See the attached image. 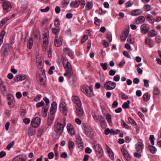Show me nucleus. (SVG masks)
Wrapping results in <instances>:
<instances>
[{
  "label": "nucleus",
  "instance_id": "1",
  "mask_svg": "<svg viewBox=\"0 0 161 161\" xmlns=\"http://www.w3.org/2000/svg\"><path fill=\"white\" fill-rule=\"evenodd\" d=\"M66 125L65 120H64L62 123L59 122H56L55 123L54 130L58 134L62 133L64 128Z\"/></svg>",
  "mask_w": 161,
  "mask_h": 161
},
{
  "label": "nucleus",
  "instance_id": "2",
  "mask_svg": "<svg viewBox=\"0 0 161 161\" xmlns=\"http://www.w3.org/2000/svg\"><path fill=\"white\" fill-rule=\"evenodd\" d=\"M45 70L44 69H40V73H39V71L37 72L36 74V78L37 80H39V83L42 86H45V84L44 81L43 77L45 75Z\"/></svg>",
  "mask_w": 161,
  "mask_h": 161
},
{
  "label": "nucleus",
  "instance_id": "3",
  "mask_svg": "<svg viewBox=\"0 0 161 161\" xmlns=\"http://www.w3.org/2000/svg\"><path fill=\"white\" fill-rule=\"evenodd\" d=\"M92 89L91 87L83 86L81 87V91L88 97H91L93 95Z\"/></svg>",
  "mask_w": 161,
  "mask_h": 161
},
{
  "label": "nucleus",
  "instance_id": "4",
  "mask_svg": "<svg viewBox=\"0 0 161 161\" xmlns=\"http://www.w3.org/2000/svg\"><path fill=\"white\" fill-rule=\"evenodd\" d=\"M62 64L66 71L70 72L73 71L71 64L67 59L65 58H63Z\"/></svg>",
  "mask_w": 161,
  "mask_h": 161
},
{
  "label": "nucleus",
  "instance_id": "5",
  "mask_svg": "<svg viewBox=\"0 0 161 161\" xmlns=\"http://www.w3.org/2000/svg\"><path fill=\"white\" fill-rule=\"evenodd\" d=\"M2 6L3 7V12L5 13H7L10 11L11 8V4L7 0L3 2Z\"/></svg>",
  "mask_w": 161,
  "mask_h": 161
},
{
  "label": "nucleus",
  "instance_id": "6",
  "mask_svg": "<svg viewBox=\"0 0 161 161\" xmlns=\"http://www.w3.org/2000/svg\"><path fill=\"white\" fill-rule=\"evenodd\" d=\"M61 113L64 116L67 114L68 110L66 104L65 103L61 102L59 105Z\"/></svg>",
  "mask_w": 161,
  "mask_h": 161
},
{
  "label": "nucleus",
  "instance_id": "7",
  "mask_svg": "<svg viewBox=\"0 0 161 161\" xmlns=\"http://www.w3.org/2000/svg\"><path fill=\"white\" fill-rule=\"evenodd\" d=\"M149 25L147 24L142 25L140 27L141 32L143 34H147L150 30Z\"/></svg>",
  "mask_w": 161,
  "mask_h": 161
},
{
  "label": "nucleus",
  "instance_id": "8",
  "mask_svg": "<svg viewBox=\"0 0 161 161\" xmlns=\"http://www.w3.org/2000/svg\"><path fill=\"white\" fill-rule=\"evenodd\" d=\"M41 123V119L38 117H36L32 119L31 121V125L34 128L39 126Z\"/></svg>",
  "mask_w": 161,
  "mask_h": 161
},
{
  "label": "nucleus",
  "instance_id": "9",
  "mask_svg": "<svg viewBox=\"0 0 161 161\" xmlns=\"http://www.w3.org/2000/svg\"><path fill=\"white\" fill-rule=\"evenodd\" d=\"M84 132L88 137H91L93 135V132L92 129L90 127H85Z\"/></svg>",
  "mask_w": 161,
  "mask_h": 161
},
{
  "label": "nucleus",
  "instance_id": "10",
  "mask_svg": "<svg viewBox=\"0 0 161 161\" xmlns=\"http://www.w3.org/2000/svg\"><path fill=\"white\" fill-rule=\"evenodd\" d=\"M75 108L76 115L79 117H82L84 114V112L81 106H75Z\"/></svg>",
  "mask_w": 161,
  "mask_h": 161
},
{
  "label": "nucleus",
  "instance_id": "11",
  "mask_svg": "<svg viewBox=\"0 0 161 161\" xmlns=\"http://www.w3.org/2000/svg\"><path fill=\"white\" fill-rule=\"evenodd\" d=\"M94 149L96 154L99 155L100 156H102L103 155V151L100 145H96Z\"/></svg>",
  "mask_w": 161,
  "mask_h": 161
},
{
  "label": "nucleus",
  "instance_id": "12",
  "mask_svg": "<svg viewBox=\"0 0 161 161\" xmlns=\"http://www.w3.org/2000/svg\"><path fill=\"white\" fill-rule=\"evenodd\" d=\"M135 148L137 152L141 153L143 149V144L140 142H138L135 145Z\"/></svg>",
  "mask_w": 161,
  "mask_h": 161
},
{
  "label": "nucleus",
  "instance_id": "13",
  "mask_svg": "<svg viewBox=\"0 0 161 161\" xmlns=\"http://www.w3.org/2000/svg\"><path fill=\"white\" fill-rule=\"evenodd\" d=\"M9 52V45L7 44L5 46L4 48L2 49L1 52L2 55L3 56H7L8 55Z\"/></svg>",
  "mask_w": 161,
  "mask_h": 161
},
{
  "label": "nucleus",
  "instance_id": "14",
  "mask_svg": "<svg viewBox=\"0 0 161 161\" xmlns=\"http://www.w3.org/2000/svg\"><path fill=\"white\" fill-rule=\"evenodd\" d=\"M54 44L57 47H59L62 45L61 39L60 37H59L58 36H55Z\"/></svg>",
  "mask_w": 161,
  "mask_h": 161
},
{
  "label": "nucleus",
  "instance_id": "15",
  "mask_svg": "<svg viewBox=\"0 0 161 161\" xmlns=\"http://www.w3.org/2000/svg\"><path fill=\"white\" fill-rule=\"evenodd\" d=\"M63 51L66 54H67L72 59L74 58L73 53L72 51L69 48L66 47L64 48Z\"/></svg>",
  "mask_w": 161,
  "mask_h": 161
},
{
  "label": "nucleus",
  "instance_id": "16",
  "mask_svg": "<svg viewBox=\"0 0 161 161\" xmlns=\"http://www.w3.org/2000/svg\"><path fill=\"white\" fill-rule=\"evenodd\" d=\"M73 101L74 103L76 105L75 106H82L81 103L80 98L77 96H75L73 97Z\"/></svg>",
  "mask_w": 161,
  "mask_h": 161
},
{
  "label": "nucleus",
  "instance_id": "17",
  "mask_svg": "<svg viewBox=\"0 0 161 161\" xmlns=\"http://www.w3.org/2000/svg\"><path fill=\"white\" fill-rule=\"evenodd\" d=\"M69 133L71 136L74 135L75 130L72 126L70 124H68L67 126Z\"/></svg>",
  "mask_w": 161,
  "mask_h": 161
},
{
  "label": "nucleus",
  "instance_id": "18",
  "mask_svg": "<svg viewBox=\"0 0 161 161\" xmlns=\"http://www.w3.org/2000/svg\"><path fill=\"white\" fill-rule=\"evenodd\" d=\"M145 21V18L143 16H140L138 17L136 19V24L143 23Z\"/></svg>",
  "mask_w": 161,
  "mask_h": 161
},
{
  "label": "nucleus",
  "instance_id": "19",
  "mask_svg": "<svg viewBox=\"0 0 161 161\" xmlns=\"http://www.w3.org/2000/svg\"><path fill=\"white\" fill-rule=\"evenodd\" d=\"M76 142L78 145L79 147L82 148L83 146V142L80 137H78L76 139Z\"/></svg>",
  "mask_w": 161,
  "mask_h": 161
},
{
  "label": "nucleus",
  "instance_id": "20",
  "mask_svg": "<svg viewBox=\"0 0 161 161\" xmlns=\"http://www.w3.org/2000/svg\"><path fill=\"white\" fill-rule=\"evenodd\" d=\"M142 13V10L141 9H138L132 11L131 15L132 16H137L141 14Z\"/></svg>",
  "mask_w": 161,
  "mask_h": 161
},
{
  "label": "nucleus",
  "instance_id": "21",
  "mask_svg": "<svg viewBox=\"0 0 161 161\" xmlns=\"http://www.w3.org/2000/svg\"><path fill=\"white\" fill-rule=\"evenodd\" d=\"M48 108L49 105L48 104H46L42 109V114L44 117L46 116L47 115Z\"/></svg>",
  "mask_w": 161,
  "mask_h": 161
},
{
  "label": "nucleus",
  "instance_id": "22",
  "mask_svg": "<svg viewBox=\"0 0 161 161\" xmlns=\"http://www.w3.org/2000/svg\"><path fill=\"white\" fill-rule=\"evenodd\" d=\"M158 34L157 32L154 29H152L148 32L147 36L148 37H153L156 36Z\"/></svg>",
  "mask_w": 161,
  "mask_h": 161
},
{
  "label": "nucleus",
  "instance_id": "23",
  "mask_svg": "<svg viewBox=\"0 0 161 161\" xmlns=\"http://www.w3.org/2000/svg\"><path fill=\"white\" fill-rule=\"evenodd\" d=\"M145 17L147 20L150 23L153 24L154 22V19L152 16L149 14H147L145 15Z\"/></svg>",
  "mask_w": 161,
  "mask_h": 161
},
{
  "label": "nucleus",
  "instance_id": "24",
  "mask_svg": "<svg viewBox=\"0 0 161 161\" xmlns=\"http://www.w3.org/2000/svg\"><path fill=\"white\" fill-rule=\"evenodd\" d=\"M33 45V40L32 38H30L27 42V47L28 49H31Z\"/></svg>",
  "mask_w": 161,
  "mask_h": 161
},
{
  "label": "nucleus",
  "instance_id": "25",
  "mask_svg": "<svg viewBox=\"0 0 161 161\" xmlns=\"http://www.w3.org/2000/svg\"><path fill=\"white\" fill-rule=\"evenodd\" d=\"M152 40L151 39L146 38L145 39V43L148 45L150 47H152L153 46V44L152 43Z\"/></svg>",
  "mask_w": 161,
  "mask_h": 161
},
{
  "label": "nucleus",
  "instance_id": "26",
  "mask_svg": "<svg viewBox=\"0 0 161 161\" xmlns=\"http://www.w3.org/2000/svg\"><path fill=\"white\" fill-rule=\"evenodd\" d=\"M13 161H25L22 155H19L16 157Z\"/></svg>",
  "mask_w": 161,
  "mask_h": 161
},
{
  "label": "nucleus",
  "instance_id": "27",
  "mask_svg": "<svg viewBox=\"0 0 161 161\" xmlns=\"http://www.w3.org/2000/svg\"><path fill=\"white\" fill-rule=\"evenodd\" d=\"M73 74V71L70 72L66 71V72L64 74V76H66V78L68 79H69L71 77Z\"/></svg>",
  "mask_w": 161,
  "mask_h": 161
},
{
  "label": "nucleus",
  "instance_id": "28",
  "mask_svg": "<svg viewBox=\"0 0 161 161\" xmlns=\"http://www.w3.org/2000/svg\"><path fill=\"white\" fill-rule=\"evenodd\" d=\"M130 101L128 100L127 102L124 103L122 105V108L124 109L128 108L130 107Z\"/></svg>",
  "mask_w": 161,
  "mask_h": 161
},
{
  "label": "nucleus",
  "instance_id": "29",
  "mask_svg": "<svg viewBox=\"0 0 161 161\" xmlns=\"http://www.w3.org/2000/svg\"><path fill=\"white\" fill-rule=\"evenodd\" d=\"M159 92L158 89V88L155 87L153 91V98H154L156 96L158 95L159 94Z\"/></svg>",
  "mask_w": 161,
  "mask_h": 161
},
{
  "label": "nucleus",
  "instance_id": "30",
  "mask_svg": "<svg viewBox=\"0 0 161 161\" xmlns=\"http://www.w3.org/2000/svg\"><path fill=\"white\" fill-rule=\"evenodd\" d=\"M6 34V32L3 31L0 34V44H2L3 42L4 37Z\"/></svg>",
  "mask_w": 161,
  "mask_h": 161
},
{
  "label": "nucleus",
  "instance_id": "31",
  "mask_svg": "<svg viewBox=\"0 0 161 161\" xmlns=\"http://www.w3.org/2000/svg\"><path fill=\"white\" fill-rule=\"evenodd\" d=\"M148 149L150 152L152 153H155L157 151L156 148L152 145H150L148 147Z\"/></svg>",
  "mask_w": 161,
  "mask_h": 161
},
{
  "label": "nucleus",
  "instance_id": "32",
  "mask_svg": "<svg viewBox=\"0 0 161 161\" xmlns=\"http://www.w3.org/2000/svg\"><path fill=\"white\" fill-rule=\"evenodd\" d=\"M54 117L53 115L50 116L48 117L47 119V124L48 126L51 125L52 123Z\"/></svg>",
  "mask_w": 161,
  "mask_h": 161
},
{
  "label": "nucleus",
  "instance_id": "33",
  "mask_svg": "<svg viewBox=\"0 0 161 161\" xmlns=\"http://www.w3.org/2000/svg\"><path fill=\"white\" fill-rule=\"evenodd\" d=\"M150 97V95L147 92L144 94L142 97L144 101L146 102L148 101Z\"/></svg>",
  "mask_w": 161,
  "mask_h": 161
},
{
  "label": "nucleus",
  "instance_id": "34",
  "mask_svg": "<svg viewBox=\"0 0 161 161\" xmlns=\"http://www.w3.org/2000/svg\"><path fill=\"white\" fill-rule=\"evenodd\" d=\"M104 87L107 90H111V81L106 82L104 84Z\"/></svg>",
  "mask_w": 161,
  "mask_h": 161
},
{
  "label": "nucleus",
  "instance_id": "35",
  "mask_svg": "<svg viewBox=\"0 0 161 161\" xmlns=\"http://www.w3.org/2000/svg\"><path fill=\"white\" fill-rule=\"evenodd\" d=\"M129 122L133 126H136L137 124L134 120L131 117H129L128 118Z\"/></svg>",
  "mask_w": 161,
  "mask_h": 161
},
{
  "label": "nucleus",
  "instance_id": "36",
  "mask_svg": "<svg viewBox=\"0 0 161 161\" xmlns=\"http://www.w3.org/2000/svg\"><path fill=\"white\" fill-rule=\"evenodd\" d=\"M74 145V142L70 140L68 141V147L70 150H72L73 149V147Z\"/></svg>",
  "mask_w": 161,
  "mask_h": 161
},
{
  "label": "nucleus",
  "instance_id": "37",
  "mask_svg": "<svg viewBox=\"0 0 161 161\" xmlns=\"http://www.w3.org/2000/svg\"><path fill=\"white\" fill-rule=\"evenodd\" d=\"M52 31L53 34H54L55 36H58V35L60 31V29H57L54 28H53L52 29Z\"/></svg>",
  "mask_w": 161,
  "mask_h": 161
},
{
  "label": "nucleus",
  "instance_id": "38",
  "mask_svg": "<svg viewBox=\"0 0 161 161\" xmlns=\"http://www.w3.org/2000/svg\"><path fill=\"white\" fill-rule=\"evenodd\" d=\"M69 3V0H64L61 4V6L62 8L66 7Z\"/></svg>",
  "mask_w": 161,
  "mask_h": 161
},
{
  "label": "nucleus",
  "instance_id": "39",
  "mask_svg": "<svg viewBox=\"0 0 161 161\" xmlns=\"http://www.w3.org/2000/svg\"><path fill=\"white\" fill-rule=\"evenodd\" d=\"M93 7V4L92 3L88 2L86 3V7L87 10H90Z\"/></svg>",
  "mask_w": 161,
  "mask_h": 161
},
{
  "label": "nucleus",
  "instance_id": "40",
  "mask_svg": "<svg viewBox=\"0 0 161 161\" xmlns=\"http://www.w3.org/2000/svg\"><path fill=\"white\" fill-rule=\"evenodd\" d=\"M48 42L49 41L48 39H43V47L45 49H46L47 47L48 44Z\"/></svg>",
  "mask_w": 161,
  "mask_h": 161
},
{
  "label": "nucleus",
  "instance_id": "41",
  "mask_svg": "<svg viewBox=\"0 0 161 161\" xmlns=\"http://www.w3.org/2000/svg\"><path fill=\"white\" fill-rule=\"evenodd\" d=\"M121 125H122L124 128L127 129H129V126L127 124H126L123 119L121 120Z\"/></svg>",
  "mask_w": 161,
  "mask_h": 161
},
{
  "label": "nucleus",
  "instance_id": "42",
  "mask_svg": "<svg viewBox=\"0 0 161 161\" xmlns=\"http://www.w3.org/2000/svg\"><path fill=\"white\" fill-rule=\"evenodd\" d=\"M95 19V24L97 25H100L101 22V20L97 18V17H95L94 18Z\"/></svg>",
  "mask_w": 161,
  "mask_h": 161
},
{
  "label": "nucleus",
  "instance_id": "43",
  "mask_svg": "<svg viewBox=\"0 0 161 161\" xmlns=\"http://www.w3.org/2000/svg\"><path fill=\"white\" fill-rule=\"evenodd\" d=\"M154 137L153 135H151L149 137V140L150 141L152 145H153L154 143Z\"/></svg>",
  "mask_w": 161,
  "mask_h": 161
},
{
  "label": "nucleus",
  "instance_id": "44",
  "mask_svg": "<svg viewBox=\"0 0 161 161\" xmlns=\"http://www.w3.org/2000/svg\"><path fill=\"white\" fill-rule=\"evenodd\" d=\"M15 142L14 141H13L10 142L7 146V148L9 150L14 145Z\"/></svg>",
  "mask_w": 161,
  "mask_h": 161
},
{
  "label": "nucleus",
  "instance_id": "45",
  "mask_svg": "<svg viewBox=\"0 0 161 161\" xmlns=\"http://www.w3.org/2000/svg\"><path fill=\"white\" fill-rule=\"evenodd\" d=\"M120 95L121 96L122 99L123 100L127 99L128 98V96L123 92H121L120 94Z\"/></svg>",
  "mask_w": 161,
  "mask_h": 161
},
{
  "label": "nucleus",
  "instance_id": "46",
  "mask_svg": "<svg viewBox=\"0 0 161 161\" xmlns=\"http://www.w3.org/2000/svg\"><path fill=\"white\" fill-rule=\"evenodd\" d=\"M144 10L145 11H148L150 10L151 9V6L149 4H146L144 5Z\"/></svg>",
  "mask_w": 161,
  "mask_h": 161
},
{
  "label": "nucleus",
  "instance_id": "47",
  "mask_svg": "<svg viewBox=\"0 0 161 161\" xmlns=\"http://www.w3.org/2000/svg\"><path fill=\"white\" fill-rule=\"evenodd\" d=\"M51 108L57 110V104L55 102H53L51 104Z\"/></svg>",
  "mask_w": 161,
  "mask_h": 161
},
{
  "label": "nucleus",
  "instance_id": "48",
  "mask_svg": "<svg viewBox=\"0 0 161 161\" xmlns=\"http://www.w3.org/2000/svg\"><path fill=\"white\" fill-rule=\"evenodd\" d=\"M28 134L31 136L33 135L34 134V132L33 131L31 128H29L28 130Z\"/></svg>",
  "mask_w": 161,
  "mask_h": 161
},
{
  "label": "nucleus",
  "instance_id": "49",
  "mask_svg": "<svg viewBox=\"0 0 161 161\" xmlns=\"http://www.w3.org/2000/svg\"><path fill=\"white\" fill-rule=\"evenodd\" d=\"M88 37L87 35H84L81 40V42L82 43H84L88 39Z\"/></svg>",
  "mask_w": 161,
  "mask_h": 161
},
{
  "label": "nucleus",
  "instance_id": "50",
  "mask_svg": "<svg viewBox=\"0 0 161 161\" xmlns=\"http://www.w3.org/2000/svg\"><path fill=\"white\" fill-rule=\"evenodd\" d=\"M106 119L109 124L111 123V115L109 113L106 114Z\"/></svg>",
  "mask_w": 161,
  "mask_h": 161
},
{
  "label": "nucleus",
  "instance_id": "51",
  "mask_svg": "<svg viewBox=\"0 0 161 161\" xmlns=\"http://www.w3.org/2000/svg\"><path fill=\"white\" fill-rule=\"evenodd\" d=\"M139 152H135L134 153V156L135 157L140 158L142 157L141 154Z\"/></svg>",
  "mask_w": 161,
  "mask_h": 161
},
{
  "label": "nucleus",
  "instance_id": "52",
  "mask_svg": "<svg viewBox=\"0 0 161 161\" xmlns=\"http://www.w3.org/2000/svg\"><path fill=\"white\" fill-rule=\"evenodd\" d=\"M123 54L124 56L125 57L129 58L130 59H131L130 56L128 53L126 51H124L123 53Z\"/></svg>",
  "mask_w": 161,
  "mask_h": 161
},
{
  "label": "nucleus",
  "instance_id": "53",
  "mask_svg": "<svg viewBox=\"0 0 161 161\" xmlns=\"http://www.w3.org/2000/svg\"><path fill=\"white\" fill-rule=\"evenodd\" d=\"M44 102L43 101H42L40 102L37 103L36 104V107L37 108H40L44 105Z\"/></svg>",
  "mask_w": 161,
  "mask_h": 161
},
{
  "label": "nucleus",
  "instance_id": "54",
  "mask_svg": "<svg viewBox=\"0 0 161 161\" xmlns=\"http://www.w3.org/2000/svg\"><path fill=\"white\" fill-rule=\"evenodd\" d=\"M120 79V76L118 75H116L113 78V80L115 81H118Z\"/></svg>",
  "mask_w": 161,
  "mask_h": 161
},
{
  "label": "nucleus",
  "instance_id": "55",
  "mask_svg": "<svg viewBox=\"0 0 161 161\" xmlns=\"http://www.w3.org/2000/svg\"><path fill=\"white\" fill-rule=\"evenodd\" d=\"M125 142L127 143H128L130 142L131 140V138L129 136H126L125 137Z\"/></svg>",
  "mask_w": 161,
  "mask_h": 161
},
{
  "label": "nucleus",
  "instance_id": "56",
  "mask_svg": "<svg viewBox=\"0 0 161 161\" xmlns=\"http://www.w3.org/2000/svg\"><path fill=\"white\" fill-rule=\"evenodd\" d=\"M101 66L103 70H105L107 69L108 67L106 63H101Z\"/></svg>",
  "mask_w": 161,
  "mask_h": 161
},
{
  "label": "nucleus",
  "instance_id": "57",
  "mask_svg": "<svg viewBox=\"0 0 161 161\" xmlns=\"http://www.w3.org/2000/svg\"><path fill=\"white\" fill-rule=\"evenodd\" d=\"M120 132V130L118 129H117L115 130H114L113 129H111V134L113 135L117 134Z\"/></svg>",
  "mask_w": 161,
  "mask_h": 161
},
{
  "label": "nucleus",
  "instance_id": "58",
  "mask_svg": "<svg viewBox=\"0 0 161 161\" xmlns=\"http://www.w3.org/2000/svg\"><path fill=\"white\" fill-rule=\"evenodd\" d=\"M118 105V103L116 101H114L112 104V106L113 108H116Z\"/></svg>",
  "mask_w": 161,
  "mask_h": 161
},
{
  "label": "nucleus",
  "instance_id": "59",
  "mask_svg": "<svg viewBox=\"0 0 161 161\" xmlns=\"http://www.w3.org/2000/svg\"><path fill=\"white\" fill-rule=\"evenodd\" d=\"M54 156V155L53 152H51L48 153L47 155L48 158L49 159H53Z\"/></svg>",
  "mask_w": 161,
  "mask_h": 161
},
{
  "label": "nucleus",
  "instance_id": "60",
  "mask_svg": "<svg viewBox=\"0 0 161 161\" xmlns=\"http://www.w3.org/2000/svg\"><path fill=\"white\" fill-rule=\"evenodd\" d=\"M80 5L81 8H83L85 5V1L84 0H81L80 1Z\"/></svg>",
  "mask_w": 161,
  "mask_h": 161
},
{
  "label": "nucleus",
  "instance_id": "61",
  "mask_svg": "<svg viewBox=\"0 0 161 161\" xmlns=\"http://www.w3.org/2000/svg\"><path fill=\"white\" fill-rule=\"evenodd\" d=\"M98 120L100 121V123L105 121L104 118L102 115L98 116Z\"/></svg>",
  "mask_w": 161,
  "mask_h": 161
},
{
  "label": "nucleus",
  "instance_id": "62",
  "mask_svg": "<svg viewBox=\"0 0 161 161\" xmlns=\"http://www.w3.org/2000/svg\"><path fill=\"white\" fill-rule=\"evenodd\" d=\"M144 86L146 87H148L149 85L148 83V81L147 80L144 79L143 80Z\"/></svg>",
  "mask_w": 161,
  "mask_h": 161
},
{
  "label": "nucleus",
  "instance_id": "63",
  "mask_svg": "<svg viewBox=\"0 0 161 161\" xmlns=\"http://www.w3.org/2000/svg\"><path fill=\"white\" fill-rule=\"evenodd\" d=\"M60 157L63 158H67V153L64 152L61 155Z\"/></svg>",
  "mask_w": 161,
  "mask_h": 161
},
{
  "label": "nucleus",
  "instance_id": "64",
  "mask_svg": "<svg viewBox=\"0 0 161 161\" xmlns=\"http://www.w3.org/2000/svg\"><path fill=\"white\" fill-rule=\"evenodd\" d=\"M54 25L56 27H58L60 25L59 20L58 19L55 20Z\"/></svg>",
  "mask_w": 161,
  "mask_h": 161
}]
</instances>
